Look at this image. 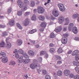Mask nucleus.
<instances>
[{
	"label": "nucleus",
	"mask_w": 79,
	"mask_h": 79,
	"mask_svg": "<svg viewBox=\"0 0 79 79\" xmlns=\"http://www.w3.org/2000/svg\"><path fill=\"white\" fill-rule=\"evenodd\" d=\"M31 6L32 7H34L35 6V2L34 1H31Z\"/></svg>",
	"instance_id": "obj_33"
},
{
	"label": "nucleus",
	"mask_w": 79,
	"mask_h": 79,
	"mask_svg": "<svg viewBox=\"0 0 79 79\" xmlns=\"http://www.w3.org/2000/svg\"><path fill=\"white\" fill-rule=\"evenodd\" d=\"M11 64L12 65H15V64H16V62L15 61H13L12 62Z\"/></svg>",
	"instance_id": "obj_57"
},
{
	"label": "nucleus",
	"mask_w": 79,
	"mask_h": 79,
	"mask_svg": "<svg viewBox=\"0 0 79 79\" xmlns=\"http://www.w3.org/2000/svg\"><path fill=\"white\" fill-rule=\"evenodd\" d=\"M75 60L77 61H78L79 60V54L77 55L75 57Z\"/></svg>",
	"instance_id": "obj_42"
},
{
	"label": "nucleus",
	"mask_w": 79,
	"mask_h": 79,
	"mask_svg": "<svg viewBox=\"0 0 79 79\" xmlns=\"http://www.w3.org/2000/svg\"><path fill=\"white\" fill-rule=\"evenodd\" d=\"M42 60V57H40L39 59V61H40V62H41Z\"/></svg>",
	"instance_id": "obj_61"
},
{
	"label": "nucleus",
	"mask_w": 79,
	"mask_h": 79,
	"mask_svg": "<svg viewBox=\"0 0 79 79\" xmlns=\"http://www.w3.org/2000/svg\"><path fill=\"white\" fill-rule=\"evenodd\" d=\"M15 24L14 20H11L9 21V24L10 26H13V25H15Z\"/></svg>",
	"instance_id": "obj_19"
},
{
	"label": "nucleus",
	"mask_w": 79,
	"mask_h": 79,
	"mask_svg": "<svg viewBox=\"0 0 79 79\" xmlns=\"http://www.w3.org/2000/svg\"><path fill=\"white\" fill-rule=\"evenodd\" d=\"M23 57L24 58H29V57L28 56V55L26 53H23Z\"/></svg>",
	"instance_id": "obj_36"
},
{
	"label": "nucleus",
	"mask_w": 79,
	"mask_h": 79,
	"mask_svg": "<svg viewBox=\"0 0 79 79\" xmlns=\"http://www.w3.org/2000/svg\"><path fill=\"white\" fill-rule=\"evenodd\" d=\"M17 15L18 16H21L22 15V12L21 11H19L18 12Z\"/></svg>",
	"instance_id": "obj_45"
},
{
	"label": "nucleus",
	"mask_w": 79,
	"mask_h": 79,
	"mask_svg": "<svg viewBox=\"0 0 79 79\" xmlns=\"http://www.w3.org/2000/svg\"><path fill=\"white\" fill-rule=\"evenodd\" d=\"M37 10L38 13L40 14H43L44 13V11H45V10L42 6H38V7Z\"/></svg>",
	"instance_id": "obj_4"
},
{
	"label": "nucleus",
	"mask_w": 79,
	"mask_h": 79,
	"mask_svg": "<svg viewBox=\"0 0 79 79\" xmlns=\"http://www.w3.org/2000/svg\"><path fill=\"white\" fill-rule=\"evenodd\" d=\"M57 74L59 76H60L62 75V71L61 70H59L57 73Z\"/></svg>",
	"instance_id": "obj_31"
},
{
	"label": "nucleus",
	"mask_w": 79,
	"mask_h": 79,
	"mask_svg": "<svg viewBox=\"0 0 79 79\" xmlns=\"http://www.w3.org/2000/svg\"><path fill=\"white\" fill-rule=\"evenodd\" d=\"M75 40H77V41H79V37H76L74 39Z\"/></svg>",
	"instance_id": "obj_52"
},
{
	"label": "nucleus",
	"mask_w": 79,
	"mask_h": 79,
	"mask_svg": "<svg viewBox=\"0 0 79 79\" xmlns=\"http://www.w3.org/2000/svg\"><path fill=\"white\" fill-rule=\"evenodd\" d=\"M22 44H23V41L21 40L18 39L17 41V44L18 45H22Z\"/></svg>",
	"instance_id": "obj_14"
},
{
	"label": "nucleus",
	"mask_w": 79,
	"mask_h": 79,
	"mask_svg": "<svg viewBox=\"0 0 79 79\" xmlns=\"http://www.w3.org/2000/svg\"><path fill=\"white\" fill-rule=\"evenodd\" d=\"M65 21H66V23H65L64 25L65 26L68 25L69 23V18H66L65 19Z\"/></svg>",
	"instance_id": "obj_21"
},
{
	"label": "nucleus",
	"mask_w": 79,
	"mask_h": 79,
	"mask_svg": "<svg viewBox=\"0 0 79 79\" xmlns=\"http://www.w3.org/2000/svg\"><path fill=\"white\" fill-rule=\"evenodd\" d=\"M73 63L74 65V66H79V62L77 61V62H73Z\"/></svg>",
	"instance_id": "obj_28"
},
{
	"label": "nucleus",
	"mask_w": 79,
	"mask_h": 79,
	"mask_svg": "<svg viewBox=\"0 0 79 79\" xmlns=\"http://www.w3.org/2000/svg\"><path fill=\"white\" fill-rule=\"evenodd\" d=\"M67 42H68V39H67V38L63 37L62 39L61 42L62 44H63L65 45L67 44Z\"/></svg>",
	"instance_id": "obj_9"
},
{
	"label": "nucleus",
	"mask_w": 79,
	"mask_h": 79,
	"mask_svg": "<svg viewBox=\"0 0 79 79\" xmlns=\"http://www.w3.org/2000/svg\"><path fill=\"white\" fill-rule=\"evenodd\" d=\"M7 44V45H6V48H7V49H9L11 48V44L10 43H6Z\"/></svg>",
	"instance_id": "obj_22"
},
{
	"label": "nucleus",
	"mask_w": 79,
	"mask_h": 79,
	"mask_svg": "<svg viewBox=\"0 0 79 79\" xmlns=\"http://www.w3.org/2000/svg\"><path fill=\"white\" fill-rule=\"evenodd\" d=\"M46 25H47V23H46L45 22H43L40 24L41 26L43 27H46Z\"/></svg>",
	"instance_id": "obj_25"
},
{
	"label": "nucleus",
	"mask_w": 79,
	"mask_h": 79,
	"mask_svg": "<svg viewBox=\"0 0 79 79\" xmlns=\"http://www.w3.org/2000/svg\"><path fill=\"white\" fill-rule=\"evenodd\" d=\"M72 31L74 34H76L77 33V27H73L72 29Z\"/></svg>",
	"instance_id": "obj_15"
},
{
	"label": "nucleus",
	"mask_w": 79,
	"mask_h": 79,
	"mask_svg": "<svg viewBox=\"0 0 79 79\" xmlns=\"http://www.w3.org/2000/svg\"><path fill=\"white\" fill-rule=\"evenodd\" d=\"M29 14V12H27L25 13L24 15L25 16H28Z\"/></svg>",
	"instance_id": "obj_53"
},
{
	"label": "nucleus",
	"mask_w": 79,
	"mask_h": 79,
	"mask_svg": "<svg viewBox=\"0 0 79 79\" xmlns=\"http://www.w3.org/2000/svg\"><path fill=\"white\" fill-rule=\"evenodd\" d=\"M30 41L32 44H35V41H33L32 40H29Z\"/></svg>",
	"instance_id": "obj_49"
},
{
	"label": "nucleus",
	"mask_w": 79,
	"mask_h": 79,
	"mask_svg": "<svg viewBox=\"0 0 79 79\" xmlns=\"http://www.w3.org/2000/svg\"><path fill=\"white\" fill-rule=\"evenodd\" d=\"M1 55H2L3 57H5L6 56V54L5 52H2V53H0Z\"/></svg>",
	"instance_id": "obj_43"
},
{
	"label": "nucleus",
	"mask_w": 79,
	"mask_h": 79,
	"mask_svg": "<svg viewBox=\"0 0 79 79\" xmlns=\"http://www.w3.org/2000/svg\"><path fill=\"white\" fill-rule=\"evenodd\" d=\"M72 52V51L70 50L67 52V54H71Z\"/></svg>",
	"instance_id": "obj_60"
},
{
	"label": "nucleus",
	"mask_w": 79,
	"mask_h": 79,
	"mask_svg": "<svg viewBox=\"0 0 79 79\" xmlns=\"http://www.w3.org/2000/svg\"><path fill=\"white\" fill-rule=\"evenodd\" d=\"M18 52L20 53V54H23L24 53V51L21 49H19L18 51Z\"/></svg>",
	"instance_id": "obj_37"
},
{
	"label": "nucleus",
	"mask_w": 79,
	"mask_h": 79,
	"mask_svg": "<svg viewBox=\"0 0 79 79\" xmlns=\"http://www.w3.org/2000/svg\"><path fill=\"white\" fill-rule=\"evenodd\" d=\"M14 53L15 54L18 53V50H17V49H15V51H14Z\"/></svg>",
	"instance_id": "obj_59"
},
{
	"label": "nucleus",
	"mask_w": 79,
	"mask_h": 79,
	"mask_svg": "<svg viewBox=\"0 0 79 79\" xmlns=\"http://www.w3.org/2000/svg\"><path fill=\"white\" fill-rule=\"evenodd\" d=\"M52 14L55 17H57L59 16V12L57 10L53 11L52 12Z\"/></svg>",
	"instance_id": "obj_8"
},
{
	"label": "nucleus",
	"mask_w": 79,
	"mask_h": 79,
	"mask_svg": "<svg viewBox=\"0 0 79 79\" xmlns=\"http://www.w3.org/2000/svg\"><path fill=\"white\" fill-rule=\"evenodd\" d=\"M29 2L27 0H25L24 1V5L25 6V7H23V8H22V11H25L27 10V5H29Z\"/></svg>",
	"instance_id": "obj_2"
},
{
	"label": "nucleus",
	"mask_w": 79,
	"mask_h": 79,
	"mask_svg": "<svg viewBox=\"0 0 79 79\" xmlns=\"http://www.w3.org/2000/svg\"><path fill=\"white\" fill-rule=\"evenodd\" d=\"M10 40V38H7V39H6V43H9L8 41V40Z\"/></svg>",
	"instance_id": "obj_58"
},
{
	"label": "nucleus",
	"mask_w": 79,
	"mask_h": 79,
	"mask_svg": "<svg viewBox=\"0 0 79 79\" xmlns=\"http://www.w3.org/2000/svg\"><path fill=\"white\" fill-rule=\"evenodd\" d=\"M74 24L73 23H71L69 26V31H72V29H73L74 27Z\"/></svg>",
	"instance_id": "obj_13"
},
{
	"label": "nucleus",
	"mask_w": 79,
	"mask_h": 79,
	"mask_svg": "<svg viewBox=\"0 0 79 79\" xmlns=\"http://www.w3.org/2000/svg\"><path fill=\"white\" fill-rule=\"evenodd\" d=\"M55 18L53 16H51V19L53 20V19H55Z\"/></svg>",
	"instance_id": "obj_64"
},
{
	"label": "nucleus",
	"mask_w": 79,
	"mask_h": 79,
	"mask_svg": "<svg viewBox=\"0 0 79 79\" xmlns=\"http://www.w3.org/2000/svg\"><path fill=\"white\" fill-rule=\"evenodd\" d=\"M8 35V33L6 32H3L2 33V36L3 37H5L6 35Z\"/></svg>",
	"instance_id": "obj_40"
},
{
	"label": "nucleus",
	"mask_w": 79,
	"mask_h": 79,
	"mask_svg": "<svg viewBox=\"0 0 79 79\" xmlns=\"http://www.w3.org/2000/svg\"><path fill=\"white\" fill-rule=\"evenodd\" d=\"M5 47V43L3 41L0 42V47Z\"/></svg>",
	"instance_id": "obj_16"
},
{
	"label": "nucleus",
	"mask_w": 79,
	"mask_h": 79,
	"mask_svg": "<svg viewBox=\"0 0 79 79\" xmlns=\"http://www.w3.org/2000/svg\"><path fill=\"white\" fill-rule=\"evenodd\" d=\"M48 54H46L45 55V58H48Z\"/></svg>",
	"instance_id": "obj_62"
},
{
	"label": "nucleus",
	"mask_w": 79,
	"mask_h": 79,
	"mask_svg": "<svg viewBox=\"0 0 79 79\" xmlns=\"http://www.w3.org/2000/svg\"><path fill=\"white\" fill-rule=\"evenodd\" d=\"M73 52H75V53H77L78 52V54L79 53V51L78 50H75Z\"/></svg>",
	"instance_id": "obj_63"
},
{
	"label": "nucleus",
	"mask_w": 79,
	"mask_h": 79,
	"mask_svg": "<svg viewBox=\"0 0 79 79\" xmlns=\"http://www.w3.org/2000/svg\"><path fill=\"white\" fill-rule=\"evenodd\" d=\"M28 53L30 55V56H34V55L35 53L32 50H30L28 51Z\"/></svg>",
	"instance_id": "obj_17"
},
{
	"label": "nucleus",
	"mask_w": 79,
	"mask_h": 79,
	"mask_svg": "<svg viewBox=\"0 0 79 79\" xmlns=\"http://www.w3.org/2000/svg\"><path fill=\"white\" fill-rule=\"evenodd\" d=\"M64 17L63 16L60 17L59 19V23L60 24H62L63 22H64Z\"/></svg>",
	"instance_id": "obj_7"
},
{
	"label": "nucleus",
	"mask_w": 79,
	"mask_h": 79,
	"mask_svg": "<svg viewBox=\"0 0 79 79\" xmlns=\"http://www.w3.org/2000/svg\"><path fill=\"white\" fill-rule=\"evenodd\" d=\"M63 36L64 37H67L68 36V34L66 33H65L63 34Z\"/></svg>",
	"instance_id": "obj_56"
},
{
	"label": "nucleus",
	"mask_w": 79,
	"mask_h": 79,
	"mask_svg": "<svg viewBox=\"0 0 79 79\" xmlns=\"http://www.w3.org/2000/svg\"><path fill=\"white\" fill-rule=\"evenodd\" d=\"M45 79H51L50 76L49 75H46L45 77Z\"/></svg>",
	"instance_id": "obj_51"
},
{
	"label": "nucleus",
	"mask_w": 79,
	"mask_h": 79,
	"mask_svg": "<svg viewBox=\"0 0 79 79\" xmlns=\"http://www.w3.org/2000/svg\"><path fill=\"white\" fill-rule=\"evenodd\" d=\"M58 6L60 11H62V12H63V11H64L66 10V9H65L64 6L63 5V4L60 3L58 4Z\"/></svg>",
	"instance_id": "obj_3"
},
{
	"label": "nucleus",
	"mask_w": 79,
	"mask_h": 79,
	"mask_svg": "<svg viewBox=\"0 0 79 79\" xmlns=\"http://www.w3.org/2000/svg\"><path fill=\"white\" fill-rule=\"evenodd\" d=\"M58 53H61L63 52V49L61 47H60L57 50Z\"/></svg>",
	"instance_id": "obj_23"
},
{
	"label": "nucleus",
	"mask_w": 79,
	"mask_h": 79,
	"mask_svg": "<svg viewBox=\"0 0 79 79\" xmlns=\"http://www.w3.org/2000/svg\"><path fill=\"white\" fill-rule=\"evenodd\" d=\"M61 30H62V27L60 26L57 29H55V31L56 32H60Z\"/></svg>",
	"instance_id": "obj_12"
},
{
	"label": "nucleus",
	"mask_w": 79,
	"mask_h": 79,
	"mask_svg": "<svg viewBox=\"0 0 79 79\" xmlns=\"http://www.w3.org/2000/svg\"><path fill=\"white\" fill-rule=\"evenodd\" d=\"M69 77L71 78H73V77H74V75L73 73H70L69 75Z\"/></svg>",
	"instance_id": "obj_44"
},
{
	"label": "nucleus",
	"mask_w": 79,
	"mask_h": 79,
	"mask_svg": "<svg viewBox=\"0 0 79 79\" xmlns=\"http://www.w3.org/2000/svg\"><path fill=\"white\" fill-rule=\"evenodd\" d=\"M50 38H54L55 37V34L53 33H52L50 35Z\"/></svg>",
	"instance_id": "obj_38"
},
{
	"label": "nucleus",
	"mask_w": 79,
	"mask_h": 79,
	"mask_svg": "<svg viewBox=\"0 0 79 79\" xmlns=\"http://www.w3.org/2000/svg\"><path fill=\"white\" fill-rule=\"evenodd\" d=\"M77 54H78V52H77V53H75V52H73L72 53V55L73 56H76V55H77Z\"/></svg>",
	"instance_id": "obj_48"
},
{
	"label": "nucleus",
	"mask_w": 79,
	"mask_h": 79,
	"mask_svg": "<svg viewBox=\"0 0 79 79\" xmlns=\"http://www.w3.org/2000/svg\"><path fill=\"white\" fill-rule=\"evenodd\" d=\"M78 16H79V15L78 14H75L73 15L72 18L73 19H76L78 18Z\"/></svg>",
	"instance_id": "obj_18"
},
{
	"label": "nucleus",
	"mask_w": 79,
	"mask_h": 79,
	"mask_svg": "<svg viewBox=\"0 0 79 79\" xmlns=\"http://www.w3.org/2000/svg\"><path fill=\"white\" fill-rule=\"evenodd\" d=\"M49 51L51 53H53L55 52V49L54 48H52L50 49Z\"/></svg>",
	"instance_id": "obj_26"
},
{
	"label": "nucleus",
	"mask_w": 79,
	"mask_h": 79,
	"mask_svg": "<svg viewBox=\"0 0 79 79\" xmlns=\"http://www.w3.org/2000/svg\"><path fill=\"white\" fill-rule=\"evenodd\" d=\"M34 62L33 63L31 64L30 65V67L32 69H35V67L36 66V65H37L36 62L37 61V60H34Z\"/></svg>",
	"instance_id": "obj_6"
},
{
	"label": "nucleus",
	"mask_w": 79,
	"mask_h": 79,
	"mask_svg": "<svg viewBox=\"0 0 79 79\" xmlns=\"http://www.w3.org/2000/svg\"><path fill=\"white\" fill-rule=\"evenodd\" d=\"M11 7H10L8 9V10H7V13L8 14H10L11 12Z\"/></svg>",
	"instance_id": "obj_39"
},
{
	"label": "nucleus",
	"mask_w": 79,
	"mask_h": 79,
	"mask_svg": "<svg viewBox=\"0 0 79 79\" xmlns=\"http://www.w3.org/2000/svg\"><path fill=\"white\" fill-rule=\"evenodd\" d=\"M16 26L17 27H18V28H19V29H23V27H21V26L20 24L19 23H17Z\"/></svg>",
	"instance_id": "obj_30"
},
{
	"label": "nucleus",
	"mask_w": 79,
	"mask_h": 79,
	"mask_svg": "<svg viewBox=\"0 0 79 79\" xmlns=\"http://www.w3.org/2000/svg\"><path fill=\"white\" fill-rule=\"evenodd\" d=\"M36 65L35 68H36L37 70H39L40 69V65L39 64V63H37V61L36 62Z\"/></svg>",
	"instance_id": "obj_24"
},
{
	"label": "nucleus",
	"mask_w": 79,
	"mask_h": 79,
	"mask_svg": "<svg viewBox=\"0 0 79 79\" xmlns=\"http://www.w3.org/2000/svg\"><path fill=\"white\" fill-rule=\"evenodd\" d=\"M8 58L7 57H5L2 60V62L4 63H7V62H8Z\"/></svg>",
	"instance_id": "obj_20"
},
{
	"label": "nucleus",
	"mask_w": 79,
	"mask_h": 79,
	"mask_svg": "<svg viewBox=\"0 0 79 79\" xmlns=\"http://www.w3.org/2000/svg\"><path fill=\"white\" fill-rule=\"evenodd\" d=\"M64 74L65 76H68L70 74V71L68 69H66L64 71Z\"/></svg>",
	"instance_id": "obj_11"
},
{
	"label": "nucleus",
	"mask_w": 79,
	"mask_h": 79,
	"mask_svg": "<svg viewBox=\"0 0 79 79\" xmlns=\"http://www.w3.org/2000/svg\"><path fill=\"white\" fill-rule=\"evenodd\" d=\"M55 58L57 60H61V58L60 56H58V55L55 56Z\"/></svg>",
	"instance_id": "obj_29"
},
{
	"label": "nucleus",
	"mask_w": 79,
	"mask_h": 79,
	"mask_svg": "<svg viewBox=\"0 0 79 79\" xmlns=\"http://www.w3.org/2000/svg\"><path fill=\"white\" fill-rule=\"evenodd\" d=\"M18 61L19 63H21L23 61L24 63L27 64L31 61V60L29 59H24L23 56H21L19 57Z\"/></svg>",
	"instance_id": "obj_1"
},
{
	"label": "nucleus",
	"mask_w": 79,
	"mask_h": 79,
	"mask_svg": "<svg viewBox=\"0 0 79 79\" xmlns=\"http://www.w3.org/2000/svg\"><path fill=\"white\" fill-rule=\"evenodd\" d=\"M43 74L44 75H47V71L45 70H43L42 71Z\"/></svg>",
	"instance_id": "obj_41"
},
{
	"label": "nucleus",
	"mask_w": 79,
	"mask_h": 79,
	"mask_svg": "<svg viewBox=\"0 0 79 79\" xmlns=\"http://www.w3.org/2000/svg\"><path fill=\"white\" fill-rule=\"evenodd\" d=\"M62 63V61L61 60H59L57 62V64H60Z\"/></svg>",
	"instance_id": "obj_55"
},
{
	"label": "nucleus",
	"mask_w": 79,
	"mask_h": 79,
	"mask_svg": "<svg viewBox=\"0 0 79 79\" xmlns=\"http://www.w3.org/2000/svg\"><path fill=\"white\" fill-rule=\"evenodd\" d=\"M39 19L41 21H44V17L42 15H40L39 17Z\"/></svg>",
	"instance_id": "obj_32"
},
{
	"label": "nucleus",
	"mask_w": 79,
	"mask_h": 79,
	"mask_svg": "<svg viewBox=\"0 0 79 79\" xmlns=\"http://www.w3.org/2000/svg\"><path fill=\"white\" fill-rule=\"evenodd\" d=\"M31 20L32 21H35L36 20V16H35V15H33L31 18Z\"/></svg>",
	"instance_id": "obj_34"
},
{
	"label": "nucleus",
	"mask_w": 79,
	"mask_h": 79,
	"mask_svg": "<svg viewBox=\"0 0 79 79\" xmlns=\"http://www.w3.org/2000/svg\"><path fill=\"white\" fill-rule=\"evenodd\" d=\"M46 53V52L45 51H41L40 52V56H42V55H44Z\"/></svg>",
	"instance_id": "obj_27"
},
{
	"label": "nucleus",
	"mask_w": 79,
	"mask_h": 79,
	"mask_svg": "<svg viewBox=\"0 0 79 79\" xmlns=\"http://www.w3.org/2000/svg\"><path fill=\"white\" fill-rule=\"evenodd\" d=\"M23 25L25 26H28L29 25V19L28 18H27L25 19V22H23Z\"/></svg>",
	"instance_id": "obj_10"
},
{
	"label": "nucleus",
	"mask_w": 79,
	"mask_h": 79,
	"mask_svg": "<svg viewBox=\"0 0 79 79\" xmlns=\"http://www.w3.org/2000/svg\"><path fill=\"white\" fill-rule=\"evenodd\" d=\"M15 56L16 57V58H18L19 57V56L18 54V53H15Z\"/></svg>",
	"instance_id": "obj_50"
},
{
	"label": "nucleus",
	"mask_w": 79,
	"mask_h": 79,
	"mask_svg": "<svg viewBox=\"0 0 79 79\" xmlns=\"http://www.w3.org/2000/svg\"><path fill=\"white\" fill-rule=\"evenodd\" d=\"M49 45L50 47H53L55 46V45L52 43L50 44Z\"/></svg>",
	"instance_id": "obj_47"
},
{
	"label": "nucleus",
	"mask_w": 79,
	"mask_h": 79,
	"mask_svg": "<svg viewBox=\"0 0 79 79\" xmlns=\"http://www.w3.org/2000/svg\"><path fill=\"white\" fill-rule=\"evenodd\" d=\"M37 31V30L36 29H33L29 32V34H33L34 32Z\"/></svg>",
	"instance_id": "obj_35"
},
{
	"label": "nucleus",
	"mask_w": 79,
	"mask_h": 79,
	"mask_svg": "<svg viewBox=\"0 0 79 79\" xmlns=\"http://www.w3.org/2000/svg\"><path fill=\"white\" fill-rule=\"evenodd\" d=\"M67 29H68L67 27H64L63 28V31H66Z\"/></svg>",
	"instance_id": "obj_46"
},
{
	"label": "nucleus",
	"mask_w": 79,
	"mask_h": 79,
	"mask_svg": "<svg viewBox=\"0 0 79 79\" xmlns=\"http://www.w3.org/2000/svg\"><path fill=\"white\" fill-rule=\"evenodd\" d=\"M79 79V75H76L75 77V79Z\"/></svg>",
	"instance_id": "obj_54"
},
{
	"label": "nucleus",
	"mask_w": 79,
	"mask_h": 79,
	"mask_svg": "<svg viewBox=\"0 0 79 79\" xmlns=\"http://www.w3.org/2000/svg\"><path fill=\"white\" fill-rule=\"evenodd\" d=\"M17 3L20 8H24V7H25V6L24 3L22 2V1L20 0H19L17 2Z\"/></svg>",
	"instance_id": "obj_5"
}]
</instances>
